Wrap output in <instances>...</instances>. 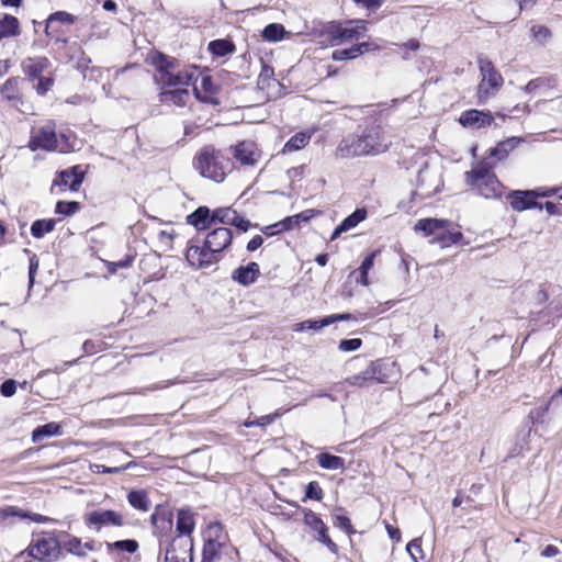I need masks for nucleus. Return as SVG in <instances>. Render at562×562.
I'll list each match as a JSON object with an SVG mask.
<instances>
[{"mask_svg":"<svg viewBox=\"0 0 562 562\" xmlns=\"http://www.w3.org/2000/svg\"><path fill=\"white\" fill-rule=\"evenodd\" d=\"M493 165L488 161H480L477 162L470 171L465 172V182L469 186H474L475 183H479L482 180H486L487 177L495 176L492 172Z\"/></svg>","mask_w":562,"mask_h":562,"instance_id":"obj_27","label":"nucleus"},{"mask_svg":"<svg viewBox=\"0 0 562 562\" xmlns=\"http://www.w3.org/2000/svg\"><path fill=\"white\" fill-rule=\"evenodd\" d=\"M406 551L408 552L414 562H418L419 559H424L422 539L415 538L412 541H409L406 546Z\"/></svg>","mask_w":562,"mask_h":562,"instance_id":"obj_51","label":"nucleus"},{"mask_svg":"<svg viewBox=\"0 0 562 562\" xmlns=\"http://www.w3.org/2000/svg\"><path fill=\"white\" fill-rule=\"evenodd\" d=\"M186 222L199 232L209 229L213 225L210 207L205 205L199 206L187 215Z\"/></svg>","mask_w":562,"mask_h":562,"instance_id":"obj_24","label":"nucleus"},{"mask_svg":"<svg viewBox=\"0 0 562 562\" xmlns=\"http://www.w3.org/2000/svg\"><path fill=\"white\" fill-rule=\"evenodd\" d=\"M227 151L243 166H255L260 157L256 144L251 140L239 142L237 145L229 147Z\"/></svg>","mask_w":562,"mask_h":562,"instance_id":"obj_15","label":"nucleus"},{"mask_svg":"<svg viewBox=\"0 0 562 562\" xmlns=\"http://www.w3.org/2000/svg\"><path fill=\"white\" fill-rule=\"evenodd\" d=\"M428 178V171L425 169H420L417 176V190H420L422 192L418 193L417 191L414 192V194H420L422 196H430L436 192V189H428L425 186L426 179Z\"/></svg>","mask_w":562,"mask_h":562,"instance_id":"obj_52","label":"nucleus"},{"mask_svg":"<svg viewBox=\"0 0 562 562\" xmlns=\"http://www.w3.org/2000/svg\"><path fill=\"white\" fill-rule=\"evenodd\" d=\"M335 156L341 159L366 156L359 133L355 132L344 136L336 148Z\"/></svg>","mask_w":562,"mask_h":562,"instance_id":"obj_13","label":"nucleus"},{"mask_svg":"<svg viewBox=\"0 0 562 562\" xmlns=\"http://www.w3.org/2000/svg\"><path fill=\"white\" fill-rule=\"evenodd\" d=\"M232 240L233 233L228 227H217L206 235L204 246L221 254L231 246Z\"/></svg>","mask_w":562,"mask_h":562,"instance_id":"obj_19","label":"nucleus"},{"mask_svg":"<svg viewBox=\"0 0 562 562\" xmlns=\"http://www.w3.org/2000/svg\"><path fill=\"white\" fill-rule=\"evenodd\" d=\"M108 548L111 551L135 553L138 550L139 544L135 539H125L108 543Z\"/></svg>","mask_w":562,"mask_h":562,"instance_id":"obj_43","label":"nucleus"},{"mask_svg":"<svg viewBox=\"0 0 562 562\" xmlns=\"http://www.w3.org/2000/svg\"><path fill=\"white\" fill-rule=\"evenodd\" d=\"M375 255H376L375 251H372L369 255H367L364 257V259L362 260L360 267L357 269L356 273H358V277L356 278V281L358 283H360L362 285L369 284L368 274L374 265Z\"/></svg>","mask_w":562,"mask_h":562,"instance_id":"obj_39","label":"nucleus"},{"mask_svg":"<svg viewBox=\"0 0 562 562\" xmlns=\"http://www.w3.org/2000/svg\"><path fill=\"white\" fill-rule=\"evenodd\" d=\"M195 528L194 513L186 507L180 508L177 512V521H176V531L177 535L175 537H189L192 538L191 535Z\"/></svg>","mask_w":562,"mask_h":562,"instance_id":"obj_23","label":"nucleus"},{"mask_svg":"<svg viewBox=\"0 0 562 562\" xmlns=\"http://www.w3.org/2000/svg\"><path fill=\"white\" fill-rule=\"evenodd\" d=\"M85 524L99 531L101 528L109 526L122 527L124 518L120 513L112 509H97L86 516Z\"/></svg>","mask_w":562,"mask_h":562,"instance_id":"obj_12","label":"nucleus"},{"mask_svg":"<svg viewBox=\"0 0 562 562\" xmlns=\"http://www.w3.org/2000/svg\"><path fill=\"white\" fill-rule=\"evenodd\" d=\"M192 165L201 177L216 183L223 182L235 168L228 151L218 149L213 145L203 146L194 155Z\"/></svg>","mask_w":562,"mask_h":562,"instance_id":"obj_1","label":"nucleus"},{"mask_svg":"<svg viewBox=\"0 0 562 562\" xmlns=\"http://www.w3.org/2000/svg\"><path fill=\"white\" fill-rule=\"evenodd\" d=\"M533 38L540 44L546 43L551 37V31L544 25H535L531 27Z\"/></svg>","mask_w":562,"mask_h":562,"instance_id":"obj_55","label":"nucleus"},{"mask_svg":"<svg viewBox=\"0 0 562 562\" xmlns=\"http://www.w3.org/2000/svg\"><path fill=\"white\" fill-rule=\"evenodd\" d=\"M259 276V265L251 261L246 266H239L236 268L232 273V279L244 286H249L258 280Z\"/></svg>","mask_w":562,"mask_h":562,"instance_id":"obj_22","label":"nucleus"},{"mask_svg":"<svg viewBox=\"0 0 562 562\" xmlns=\"http://www.w3.org/2000/svg\"><path fill=\"white\" fill-rule=\"evenodd\" d=\"M358 52L359 48H356L355 45L348 48L336 49L333 52V59L337 61L355 59L360 56Z\"/></svg>","mask_w":562,"mask_h":562,"instance_id":"obj_49","label":"nucleus"},{"mask_svg":"<svg viewBox=\"0 0 562 562\" xmlns=\"http://www.w3.org/2000/svg\"><path fill=\"white\" fill-rule=\"evenodd\" d=\"M235 212L236 211L231 207L215 209L214 211H211L212 222H213V224L218 222L224 225H231V223H233V221H234L233 216H234Z\"/></svg>","mask_w":562,"mask_h":562,"instance_id":"obj_45","label":"nucleus"},{"mask_svg":"<svg viewBox=\"0 0 562 562\" xmlns=\"http://www.w3.org/2000/svg\"><path fill=\"white\" fill-rule=\"evenodd\" d=\"M367 31L363 20L331 21L324 25L322 34L331 45H341L359 38Z\"/></svg>","mask_w":562,"mask_h":562,"instance_id":"obj_3","label":"nucleus"},{"mask_svg":"<svg viewBox=\"0 0 562 562\" xmlns=\"http://www.w3.org/2000/svg\"><path fill=\"white\" fill-rule=\"evenodd\" d=\"M318 465L324 470H344L345 459L329 452H321L316 456Z\"/></svg>","mask_w":562,"mask_h":562,"instance_id":"obj_31","label":"nucleus"},{"mask_svg":"<svg viewBox=\"0 0 562 562\" xmlns=\"http://www.w3.org/2000/svg\"><path fill=\"white\" fill-rule=\"evenodd\" d=\"M16 392V382L13 379L3 381L0 385V394L4 397H11Z\"/></svg>","mask_w":562,"mask_h":562,"instance_id":"obj_60","label":"nucleus"},{"mask_svg":"<svg viewBox=\"0 0 562 562\" xmlns=\"http://www.w3.org/2000/svg\"><path fill=\"white\" fill-rule=\"evenodd\" d=\"M162 91L159 93L160 102L162 103H172L179 106L186 104L189 98V91L187 88H177L175 89H165L161 88Z\"/></svg>","mask_w":562,"mask_h":562,"instance_id":"obj_28","label":"nucleus"},{"mask_svg":"<svg viewBox=\"0 0 562 562\" xmlns=\"http://www.w3.org/2000/svg\"><path fill=\"white\" fill-rule=\"evenodd\" d=\"M29 147L33 151L37 149L47 151L57 150L58 136L55 130L48 125L41 127L37 133L30 138Z\"/></svg>","mask_w":562,"mask_h":562,"instance_id":"obj_17","label":"nucleus"},{"mask_svg":"<svg viewBox=\"0 0 562 562\" xmlns=\"http://www.w3.org/2000/svg\"><path fill=\"white\" fill-rule=\"evenodd\" d=\"M26 513L13 506L0 508V525H7L9 519L13 517L24 518Z\"/></svg>","mask_w":562,"mask_h":562,"instance_id":"obj_48","label":"nucleus"},{"mask_svg":"<svg viewBox=\"0 0 562 562\" xmlns=\"http://www.w3.org/2000/svg\"><path fill=\"white\" fill-rule=\"evenodd\" d=\"M326 317H327L328 326L334 323H337V322L355 321L356 319L355 315H352L351 313L331 314Z\"/></svg>","mask_w":562,"mask_h":562,"instance_id":"obj_61","label":"nucleus"},{"mask_svg":"<svg viewBox=\"0 0 562 562\" xmlns=\"http://www.w3.org/2000/svg\"><path fill=\"white\" fill-rule=\"evenodd\" d=\"M549 403L537 406L532 408L529 413V417L532 419V423H543L544 416L549 411Z\"/></svg>","mask_w":562,"mask_h":562,"instance_id":"obj_59","label":"nucleus"},{"mask_svg":"<svg viewBox=\"0 0 562 562\" xmlns=\"http://www.w3.org/2000/svg\"><path fill=\"white\" fill-rule=\"evenodd\" d=\"M21 82L22 79L20 77H11L0 86L1 97L16 109H20V106L24 104L23 95L20 89Z\"/></svg>","mask_w":562,"mask_h":562,"instance_id":"obj_20","label":"nucleus"},{"mask_svg":"<svg viewBox=\"0 0 562 562\" xmlns=\"http://www.w3.org/2000/svg\"><path fill=\"white\" fill-rule=\"evenodd\" d=\"M314 539L326 546L331 553L338 552V546L329 538L327 532L321 535V537H314Z\"/></svg>","mask_w":562,"mask_h":562,"instance_id":"obj_62","label":"nucleus"},{"mask_svg":"<svg viewBox=\"0 0 562 562\" xmlns=\"http://www.w3.org/2000/svg\"><path fill=\"white\" fill-rule=\"evenodd\" d=\"M458 122L467 128H483L494 123V116L490 111L476 109L467 110L461 113Z\"/></svg>","mask_w":562,"mask_h":562,"instance_id":"obj_18","label":"nucleus"},{"mask_svg":"<svg viewBox=\"0 0 562 562\" xmlns=\"http://www.w3.org/2000/svg\"><path fill=\"white\" fill-rule=\"evenodd\" d=\"M220 254L198 245H189L186 251L188 263L195 269L209 268L220 261Z\"/></svg>","mask_w":562,"mask_h":562,"instance_id":"obj_11","label":"nucleus"},{"mask_svg":"<svg viewBox=\"0 0 562 562\" xmlns=\"http://www.w3.org/2000/svg\"><path fill=\"white\" fill-rule=\"evenodd\" d=\"M234 221L231 223V226L236 227L240 232H247L250 227L257 226V224L252 225L251 222L244 216H241L237 211L233 216Z\"/></svg>","mask_w":562,"mask_h":562,"instance_id":"obj_58","label":"nucleus"},{"mask_svg":"<svg viewBox=\"0 0 562 562\" xmlns=\"http://www.w3.org/2000/svg\"><path fill=\"white\" fill-rule=\"evenodd\" d=\"M207 49L215 57H224L234 53L235 45L228 40H214L209 43Z\"/></svg>","mask_w":562,"mask_h":562,"instance_id":"obj_37","label":"nucleus"},{"mask_svg":"<svg viewBox=\"0 0 562 562\" xmlns=\"http://www.w3.org/2000/svg\"><path fill=\"white\" fill-rule=\"evenodd\" d=\"M477 66L482 76L477 86V98L483 104L503 86L504 79L487 57L479 55Z\"/></svg>","mask_w":562,"mask_h":562,"instance_id":"obj_5","label":"nucleus"},{"mask_svg":"<svg viewBox=\"0 0 562 562\" xmlns=\"http://www.w3.org/2000/svg\"><path fill=\"white\" fill-rule=\"evenodd\" d=\"M150 521L156 528L170 530L172 528V514L158 505L150 516Z\"/></svg>","mask_w":562,"mask_h":562,"instance_id":"obj_33","label":"nucleus"},{"mask_svg":"<svg viewBox=\"0 0 562 562\" xmlns=\"http://www.w3.org/2000/svg\"><path fill=\"white\" fill-rule=\"evenodd\" d=\"M20 33L19 20L10 14H4L0 19V40L4 37L15 36Z\"/></svg>","mask_w":562,"mask_h":562,"instance_id":"obj_35","label":"nucleus"},{"mask_svg":"<svg viewBox=\"0 0 562 562\" xmlns=\"http://www.w3.org/2000/svg\"><path fill=\"white\" fill-rule=\"evenodd\" d=\"M29 552L37 562L56 561L63 553V546L50 532L33 533V540L29 547Z\"/></svg>","mask_w":562,"mask_h":562,"instance_id":"obj_4","label":"nucleus"},{"mask_svg":"<svg viewBox=\"0 0 562 562\" xmlns=\"http://www.w3.org/2000/svg\"><path fill=\"white\" fill-rule=\"evenodd\" d=\"M538 193L536 190H512L507 194V200L514 211L522 212L531 209H542V204L537 202Z\"/></svg>","mask_w":562,"mask_h":562,"instance_id":"obj_16","label":"nucleus"},{"mask_svg":"<svg viewBox=\"0 0 562 562\" xmlns=\"http://www.w3.org/2000/svg\"><path fill=\"white\" fill-rule=\"evenodd\" d=\"M448 220L422 218L415 224V231L422 232L424 236H434L431 244H438L441 248L459 244L463 235L460 231H450Z\"/></svg>","mask_w":562,"mask_h":562,"instance_id":"obj_2","label":"nucleus"},{"mask_svg":"<svg viewBox=\"0 0 562 562\" xmlns=\"http://www.w3.org/2000/svg\"><path fill=\"white\" fill-rule=\"evenodd\" d=\"M323 497L324 492L318 482L312 481L305 486L304 502L307 499L321 502Z\"/></svg>","mask_w":562,"mask_h":562,"instance_id":"obj_47","label":"nucleus"},{"mask_svg":"<svg viewBox=\"0 0 562 562\" xmlns=\"http://www.w3.org/2000/svg\"><path fill=\"white\" fill-rule=\"evenodd\" d=\"M80 209L77 201H58L55 205V213L64 216H71Z\"/></svg>","mask_w":562,"mask_h":562,"instance_id":"obj_46","label":"nucleus"},{"mask_svg":"<svg viewBox=\"0 0 562 562\" xmlns=\"http://www.w3.org/2000/svg\"><path fill=\"white\" fill-rule=\"evenodd\" d=\"M328 326L327 317H323L319 319H306L301 323L294 325V331H305V330H319L324 327Z\"/></svg>","mask_w":562,"mask_h":562,"instance_id":"obj_44","label":"nucleus"},{"mask_svg":"<svg viewBox=\"0 0 562 562\" xmlns=\"http://www.w3.org/2000/svg\"><path fill=\"white\" fill-rule=\"evenodd\" d=\"M126 499L134 509L143 513H147L151 507V502L145 490H131Z\"/></svg>","mask_w":562,"mask_h":562,"instance_id":"obj_29","label":"nucleus"},{"mask_svg":"<svg viewBox=\"0 0 562 562\" xmlns=\"http://www.w3.org/2000/svg\"><path fill=\"white\" fill-rule=\"evenodd\" d=\"M77 18L66 11H56L48 15L46 20V26H45V34L46 36H50L53 33L50 32V29L53 27V24L55 22H59L61 24H74L76 22Z\"/></svg>","mask_w":562,"mask_h":562,"instance_id":"obj_38","label":"nucleus"},{"mask_svg":"<svg viewBox=\"0 0 562 562\" xmlns=\"http://www.w3.org/2000/svg\"><path fill=\"white\" fill-rule=\"evenodd\" d=\"M366 156H378L389 150L392 142L380 124H371L358 131Z\"/></svg>","mask_w":562,"mask_h":562,"instance_id":"obj_8","label":"nucleus"},{"mask_svg":"<svg viewBox=\"0 0 562 562\" xmlns=\"http://www.w3.org/2000/svg\"><path fill=\"white\" fill-rule=\"evenodd\" d=\"M165 562H193V539L173 537L166 549Z\"/></svg>","mask_w":562,"mask_h":562,"instance_id":"obj_10","label":"nucleus"},{"mask_svg":"<svg viewBox=\"0 0 562 562\" xmlns=\"http://www.w3.org/2000/svg\"><path fill=\"white\" fill-rule=\"evenodd\" d=\"M285 35V29L282 24L279 23H270L261 32V36L263 40L268 42H278L281 41Z\"/></svg>","mask_w":562,"mask_h":562,"instance_id":"obj_42","label":"nucleus"},{"mask_svg":"<svg viewBox=\"0 0 562 562\" xmlns=\"http://www.w3.org/2000/svg\"><path fill=\"white\" fill-rule=\"evenodd\" d=\"M366 209H356L350 215L342 220V222L334 229L330 240H335L342 233H346L352 228H355L359 223L366 220L367 217Z\"/></svg>","mask_w":562,"mask_h":562,"instance_id":"obj_26","label":"nucleus"},{"mask_svg":"<svg viewBox=\"0 0 562 562\" xmlns=\"http://www.w3.org/2000/svg\"><path fill=\"white\" fill-rule=\"evenodd\" d=\"M61 435V426L58 423L50 422L41 426H37L32 431V441L34 443H38L45 438L60 436Z\"/></svg>","mask_w":562,"mask_h":562,"instance_id":"obj_30","label":"nucleus"},{"mask_svg":"<svg viewBox=\"0 0 562 562\" xmlns=\"http://www.w3.org/2000/svg\"><path fill=\"white\" fill-rule=\"evenodd\" d=\"M362 346L360 338L341 339L338 349L344 352L356 351Z\"/></svg>","mask_w":562,"mask_h":562,"instance_id":"obj_56","label":"nucleus"},{"mask_svg":"<svg viewBox=\"0 0 562 562\" xmlns=\"http://www.w3.org/2000/svg\"><path fill=\"white\" fill-rule=\"evenodd\" d=\"M85 179V171L81 166H72L68 169L60 170L57 172L56 178L53 181V187L68 188L70 191H78Z\"/></svg>","mask_w":562,"mask_h":562,"instance_id":"obj_14","label":"nucleus"},{"mask_svg":"<svg viewBox=\"0 0 562 562\" xmlns=\"http://www.w3.org/2000/svg\"><path fill=\"white\" fill-rule=\"evenodd\" d=\"M57 220L55 218H43L36 220L31 225V235L36 238H43L46 234L54 231Z\"/></svg>","mask_w":562,"mask_h":562,"instance_id":"obj_34","label":"nucleus"},{"mask_svg":"<svg viewBox=\"0 0 562 562\" xmlns=\"http://www.w3.org/2000/svg\"><path fill=\"white\" fill-rule=\"evenodd\" d=\"M383 360L371 361L360 373L348 376L345 382L351 386L369 387L374 384L387 383L390 375Z\"/></svg>","mask_w":562,"mask_h":562,"instance_id":"obj_9","label":"nucleus"},{"mask_svg":"<svg viewBox=\"0 0 562 562\" xmlns=\"http://www.w3.org/2000/svg\"><path fill=\"white\" fill-rule=\"evenodd\" d=\"M333 524L335 527L344 530L348 535L356 532L351 525L350 519L345 515H334Z\"/></svg>","mask_w":562,"mask_h":562,"instance_id":"obj_53","label":"nucleus"},{"mask_svg":"<svg viewBox=\"0 0 562 562\" xmlns=\"http://www.w3.org/2000/svg\"><path fill=\"white\" fill-rule=\"evenodd\" d=\"M223 525L218 521L211 522L204 532V544L201 562H217L227 542Z\"/></svg>","mask_w":562,"mask_h":562,"instance_id":"obj_7","label":"nucleus"},{"mask_svg":"<svg viewBox=\"0 0 562 562\" xmlns=\"http://www.w3.org/2000/svg\"><path fill=\"white\" fill-rule=\"evenodd\" d=\"M311 136L307 133L299 132L293 135L283 146L282 153H293L304 148L310 143Z\"/></svg>","mask_w":562,"mask_h":562,"instance_id":"obj_40","label":"nucleus"},{"mask_svg":"<svg viewBox=\"0 0 562 562\" xmlns=\"http://www.w3.org/2000/svg\"><path fill=\"white\" fill-rule=\"evenodd\" d=\"M517 143L518 140L515 137L499 142L494 148L491 149L490 155L491 157H495L498 160H502L508 156L509 151L516 147Z\"/></svg>","mask_w":562,"mask_h":562,"instance_id":"obj_41","label":"nucleus"},{"mask_svg":"<svg viewBox=\"0 0 562 562\" xmlns=\"http://www.w3.org/2000/svg\"><path fill=\"white\" fill-rule=\"evenodd\" d=\"M314 215L313 210H306L304 212H301L299 214L288 216L284 220L279 222V225H281L280 231H291L295 227H300L301 223L308 222Z\"/></svg>","mask_w":562,"mask_h":562,"instance_id":"obj_32","label":"nucleus"},{"mask_svg":"<svg viewBox=\"0 0 562 562\" xmlns=\"http://www.w3.org/2000/svg\"><path fill=\"white\" fill-rule=\"evenodd\" d=\"M476 189L477 193L485 199H498L503 194V184L496 176L487 177L486 180H482L479 183L472 186Z\"/></svg>","mask_w":562,"mask_h":562,"instance_id":"obj_25","label":"nucleus"},{"mask_svg":"<svg viewBox=\"0 0 562 562\" xmlns=\"http://www.w3.org/2000/svg\"><path fill=\"white\" fill-rule=\"evenodd\" d=\"M304 524L315 531L314 537H321V535L328 531L327 526L321 519V517L311 509H304Z\"/></svg>","mask_w":562,"mask_h":562,"instance_id":"obj_36","label":"nucleus"},{"mask_svg":"<svg viewBox=\"0 0 562 562\" xmlns=\"http://www.w3.org/2000/svg\"><path fill=\"white\" fill-rule=\"evenodd\" d=\"M176 64L175 58L157 53L153 58V65L155 66L158 75L156 81L160 88L189 86L192 79V75L189 72L172 74L170 70L173 69Z\"/></svg>","mask_w":562,"mask_h":562,"instance_id":"obj_6","label":"nucleus"},{"mask_svg":"<svg viewBox=\"0 0 562 562\" xmlns=\"http://www.w3.org/2000/svg\"><path fill=\"white\" fill-rule=\"evenodd\" d=\"M355 3L361 5L370 11L378 10L384 2V0H353Z\"/></svg>","mask_w":562,"mask_h":562,"instance_id":"obj_63","label":"nucleus"},{"mask_svg":"<svg viewBox=\"0 0 562 562\" xmlns=\"http://www.w3.org/2000/svg\"><path fill=\"white\" fill-rule=\"evenodd\" d=\"M542 207L546 209L549 215H560L562 212V205L551 201H547L544 204H542Z\"/></svg>","mask_w":562,"mask_h":562,"instance_id":"obj_64","label":"nucleus"},{"mask_svg":"<svg viewBox=\"0 0 562 562\" xmlns=\"http://www.w3.org/2000/svg\"><path fill=\"white\" fill-rule=\"evenodd\" d=\"M38 266L40 261L37 256L35 254H31L29 259V289H31L34 285Z\"/></svg>","mask_w":562,"mask_h":562,"instance_id":"obj_57","label":"nucleus"},{"mask_svg":"<svg viewBox=\"0 0 562 562\" xmlns=\"http://www.w3.org/2000/svg\"><path fill=\"white\" fill-rule=\"evenodd\" d=\"M61 546L71 554H76L79 557L85 555L82 542L80 539H78L76 537L68 539Z\"/></svg>","mask_w":562,"mask_h":562,"instance_id":"obj_54","label":"nucleus"},{"mask_svg":"<svg viewBox=\"0 0 562 562\" xmlns=\"http://www.w3.org/2000/svg\"><path fill=\"white\" fill-rule=\"evenodd\" d=\"M35 81L37 82L33 86V88L40 95H45L54 85V78L50 76L42 75L40 78H36Z\"/></svg>","mask_w":562,"mask_h":562,"instance_id":"obj_50","label":"nucleus"},{"mask_svg":"<svg viewBox=\"0 0 562 562\" xmlns=\"http://www.w3.org/2000/svg\"><path fill=\"white\" fill-rule=\"evenodd\" d=\"M49 66V59L44 56L27 57L21 63L22 70L30 81H35L36 78H40Z\"/></svg>","mask_w":562,"mask_h":562,"instance_id":"obj_21","label":"nucleus"}]
</instances>
